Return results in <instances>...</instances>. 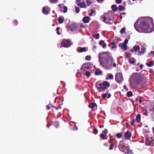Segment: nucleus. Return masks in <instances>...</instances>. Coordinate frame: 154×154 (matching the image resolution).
<instances>
[{
	"label": "nucleus",
	"mask_w": 154,
	"mask_h": 154,
	"mask_svg": "<svg viewBox=\"0 0 154 154\" xmlns=\"http://www.w3.org/2000/svg\"><path fill=\"white\" fill-rule=\"evenodd\" d=\"M80 26L82 28H85V26L82 24H81L80 25Z\"/></svg>",
	"instance_id": "nucleus-56"
},
{
	"label": "nucleus",
	"mask_w": 154,
	"mask_h": 154,
	"mask_svg": "<svg viewBox=\"0 0 154 154\" xmlns=\"http://www.w3.org/2000/svg\"><path fill=\"white\" fill-rule=\"evenodd\" d=\"M140 68L141 69H142L143 68V65L142 64H141L140 65Z\"/></svg>",
	"instance_id": "nucleus-60"
},
{
	"label": "nucleus",
	"mask_w": 154,
	"mask_h": 154,
	"mask_svg": "<svg viewBox=\"0 0 154 154\" xmlns=\"http://www.w3.org/2000/svg\"><path fill=\"white\" fill-rule=\"evenodd\" d=\"M119 10L120 11H122L123 10H124L125 9V7L122 6V5H120L119 6Z\"/></svg>",
	"instance_id": "nucleus-33"
},
{
	"label": "nucleus",
	"mask_w": 154,
	"mask_h": 154,
	"mask_svg": "<svg viewBox=\"0 0 154 154\" xmlns=\"http://www.w3.org/2000/svg\"><path fill=\"white\" fill-rule=\"evenodd\" d=\"M130 51L131 52H134V48L133 49H132L130 50Z\"/></svg>",
	"instance_id": "nucleus-59"
},
{
	"label": "nucleus",
	"mask_w": 154,
	"mask_h": 154,
	"mask_svg": "<svg viewBox=\"0 0 154 154\" xmlns=\"http://www.w3.org/2000/svg\"><path fill=\"white\" fill-rule=\"evenodd\" d=\"M108 94V96L107 97V98H109L111 97V94Z\"/></svg>",
	"instance_id": "nucleus-54"
},
{
	"label": "nucleus",
	"mask_w": 154,
	"mask_h": 154,
	"mask_svg": "<svg viewBox=\"0 0 154 154\" xmlns=\"http://www.w3.org/2000/svg\"><path fill=\"white\" fill-rule=\"evenodd\" d=\"M147 66L149 67H151L153 66L154 65L153 62L152 61H150L149 62V63H147L146 64Z\"/></svg>",
	"instance_id": "nucleus-26"
},
{
	"label": "nucleus",
	"mask_w": 154,
	"mask_h": 154,
	"mask_svg": "<svg viewBox=\"0 0 154 154\" xmlns=\"http://www.w3.org/2000/svg\"><path fill=\"white\" fill-rule=\"evenodd\" d=\"M114 147V144L113 143H112L110 146L109 149L110 150H112L113 149Z\"/></svg>",
	"instance_id": "nucleus-40"
},
{
	"label": "nucleus",
	"mask_w": 154,
	"mask_h": 154,
	"mask_svg": "<svg viewBox=\"0 0 154 154\" xmlns=\"http://www.w3.org/2000/svg\"><path fill=\"white\" fill-rule=\"evenodd\" d=\"M104 127V125H100V126H99V127H100V128H103Z\"/></svg>",
	"instance_id": "nucleus-57"
},
{
	"label": "nucleus",
	"mask_w": 154,
	"mask_h": 154,
	"mask_svg": "<svg viewBox=\"0 0 154 154\" xmlns=\"http://www.w3.org/2000/svg\"><path fill=\"white\" fill-rule=\"evenodd\" d=\"M51 125H49V124H48L46 126L47 128H50V126H51Z\"/></svg>",
	"instance_id": "nucleus-58"
},
{
	"label": "nucleus",
	"mask_w": 154,
	"mask_h": 154,
	"mask_svg": "<svg viewBox=\"0 0 154 154\" xmlns=\"http://www.w3.org/2000/svg\"><path fill=\"white\" fill-rule=\"evenodd\" d=\"M131 135L132 134L131 132L129 131H127L125 134V140L130 139Z\"/></svg>",
	"instance_id": "nucleus-9"
},
{
	"label": "nucleus",
	"mask_w": 154,
	"mask_h": 154,
	"mask_svg": "<svg viewBox=\"0 0 154 154\" xmlns=\"http://www.w3.org/2000/svg\"><path fill=\"white\" fill-rule=\"evenodd\" d=\"M115 80L117 82L121 83L123 80L122 74L120 72L117 73L116 75Z\"/></svg>",
	"instance_id": "nucleus-6"
},
{
	"label": "nucleus",
	"mask_w": 154,
	"mask_h": 154,
	"mask_svg": "<svg viewBox=\"0 0 154 154\" xmlns=\"http://www.w3.org/2000/svg\"><path fill=\"white\" fill-rule=\"evenodd\" d=\"M59 23L61 24L63 23L64 21V19L63 17H60L58 19Z\"/></svg>",
	"instance_id": "nucleus-17"
},
{
	"label": "nucleus",
	"mask_w": 154,
	"mask_h": 154,
	"mask_svg": "<svg viewBox=\"0 0 154 154\" xmlns=\"http://www.w3.org/2000/svg\"><path fill=\"white\" fill-rule=\"evenodd\" d=\"M111 44H112V45H113L111 47V48L114 49V48H117V46L116 45V43L115 42H111Z\"/></svg>",
	"instance_id": "nucleus-30"
},
{
	"label": "nucleus",
	"mask_w": 154,
	"mask_h": 154,
	"mask_svg": "<svg viewBox=\"0 0 154 154\" xmlns=\"http://www.w3.org/2000/svg\"><path fill=\"white\" fill-rule=\"evenodd\" d=\"M108 94V93H106V94H103L102 95V97L103 98H105L106 96H107V95Z\"/></svg>",
	"instance_id": "nucleus-46"
},
{
	"label": "nucleus",
	"mask_w": 154,
	"mask_h": 154,
	"mask_svg": "<svg viewBox=\"0 0 154 154\" xmlns=\"http://www.w3.org/2000/svg\"><path fill=\"white\" fill-rule=\"evenodd\" d=\"M60 29V28L59 27H57L56 28L57 33L58 35H60L61 34L60 33L59 31Z\"/></svg>",
	"instance_id": "nucleus-39"
},
{
	"label": "nucleus",
	"mask_w": 154,
	"mask_h": 154,
	"mask_svg": "<svg viewBox=\"0 0 154 154\" xmlns=\"http://www.w3.org/2000/svg\"><path fill=\"white\" fill-rule=\"evenodd\" d=\"M85 75L86 76L89 77L90 75V72L89 71H87L85 72Z\"/></svg>",
	"instance_id": "nucleus-43"
},
{
	"label": "nucleus",
	"mask_w": 154,
	"mask_h": 154,
	"mask_svg": "<svg viewBox=\"0 0 154 154\" xmlns=\"http://www.w3.org/2000/svg\"><path fill=\"white\" fill-rule=\"evenodd\" d=\"M108 77H106V79L107 80H108L109 79H113V75L112 74H110V75H108Z\"/></svg>",
	"instance_id": "nucleus-27"
},
{
	"label": "nucleus",
	"mask_w": 154,
	"mask_h": 154,
	"mask_svg": "<svg viewBox=\"0 0 154 154\" xmlns=\"http://www.w3.org/2000/svg\"><path fill=\"white\" fill-rule=\"evenodd\" d=\"M100 138L102 140H105L107 139V137H106V135H104L102 133L100 135Z\"/></svg>",
	"instance_id": "nucleus-23"
},
{
	"label": "nucleus",
	"mask_w": 154,
	"mask_h": 154,
	"mask_svg": "<svg viewBox=\"0 0 154 154\" xmlns=\"http://www.w3.org/2000/svg\"><path fill=\"white\" fill-rule=\"evenodd\" d=\"M63 8L64 9V10L63 11V13H66L67 11V8L66 6H64Z\"/></svg>",
	"instance_id": "nucleus-38"
},
{
	"label": "nucleus",
	"mask_w": 154,
	"mask_h": 154,
	"mask_svg": "<svg viewBox=\"0 0 154 154\" xmlns=\"http://www.w3.org/2000/svg\"><path fill=\"white\" fill-rule=\"evenodd\" d=\"M86 2L88 6H89L91 5V4L92 3V2H91L90 1L88 0H86Z\"/></svg>",
	"instance_id": "nucleus-42"
},
{
	"label": "nucleus",
	"mask_w": 154,
	"mask_h": 154,
	"mask_svg": "<svg viewBox=\"0 0 154 154\" xmlns=\"http://www.w3.org/2000/svg\"><path fill=\"white\" fill-rule=\"evenodd\" d=\"M99 44L100 45L102 46L103 48H104L106 46V44L104 42L103 40L99 42Z\"/></svg>",
	"instance_id": "nucleus-14"
},
{
	"label": "nucleus",
	"mask_w": 154,
	"mask_h": 154,
	"mask_svg": "<svg viewBox=\"0 0 154 154\" xmlns=\"http://www.w3.org/2000/svg\"><path fill=\"white\" fill-rule=\"evenodd\" d=\"M95 74L96 75H101L102 74V71L100 70L97 69L95 72Z\"/></svg>",
	"instance_id": "nucleus-22"
},
{
	"label": "nucleus",
	"mask_w": 154,
	"mask_h": 154,
	"mask_svg": "<svg viewBox=\"0 0 154 154\" xmlns=\"http://www.w3.org/2000/svg\"><path fill=\"white\" fill-rule=\"evenodd\" d=\"M126 13L125 12H122V13H121L120 14V15H124L125 14H126Z\"/></svg>",
	"instance_id": "nucleus-61"
},
{
	"label": "nucleus",
	"mask_w": 154,
	"mask_h": 154,
	"mask_svg": "<svg viewBox=\"0 0 154 154\" xmlns=\"http://www.w3.org/2000/svg\"><path fill=\"white\" fill-rule=\"evenodd\" d=\"M119 46L124 51H125L128 49L127 46L123 43H119Z\"/></svg>",
	"instance_id": "nucleus-10"
},
{
	"label": "nucleus",
	"mask_w": 154,
	"mask_h": 154,
	"mask_svg": "<svg viewBox=\"0 0 154 154\" xmlns=\"http://www.w3.org/2000/svg\"><path fill=\"white\" fill-rule=\"evenodd\" d=\"M98 131L97 128H95L93 129V133L94 134H96L98 133Z\"/></svg>",
	"instance_id": "nucleus-34"
},
{
	"label": "nucleus",
	"mask_w": 154,
	"mask_h": 154,
	"mask_svg": "<svg viewBox=\"0 0 154 154\" xmlns=\"http://www.w3.org/2000/svg\"><path fill=\"white\" fill-rule=\"evenodd\" d=\"M123 140H121L119 142V149L120 150L123 152H125V150L126 149L125 143H123Z\"/></svg>",
	"instance_id": "nucleus-7"
},
{
	"label": "nucleus",
	"mask_w": 154,
	"mask_h": 154,
	"mask_svg": "<svg viewBox=\"0 0 154 154\" xmlns=\"http://www.w3.org/2000/svg\"><path fill=\"white\" fill-rule=\"evenodd\" d=\"M139 100V99L138 97L137 98L135 99V101L136 102H137Z\"/></svg>",
	"instance_id": "nucleus-64"
},
{
	"label": "nucleus",
	"mask_w": 154,
	"mask_h": 154,
	"mask_svg": "<svg viewBox=\"0 0 154 154\" xmlns=\"http://www.w3.org/2000/svg\"><path fill=\"white\" fill-rule=\"evenodd\" d=\"M128 39H125L123 44L126 45V44L128 43Z\"/></svg>",
	"instance_id": "nucleus-49"
},
{
	"label": "nucleus",
	"mask_w": 154,
	"mask_h": 154,
	"mask_svg": "<svg viewBox=\"0 0 154 154\" xmlns=\"http://www.w3.org/2000/svg\"><path fill=\"white\" fill-rule=\"evenodd\" d=\"M99 59L101 65L107 69H111L113 66L116 67V64L114 63L111 53L109 51L104 52L99 54Z\"/></svg>",
	"instance_id": "nucleus-1"
},
{
	"label": "nucleus",
	"mask_w": 154,
	"mask_h": 154,
	"mask_svg": "<svg viewBox=\"0 0 154 154\" xmlns=\"http://www.w3.org/2000/svg\"><path fill=\"white\" fill-rule=\"evenodd\" d=\"M71 44V42L68 39H63L61 45L62 46L68 48L70 46Z\"/></svg>",
	"instance_id": "nucleus-5"
},
{
	"label": "nucleus",
	"mask_w": 154,
	"mask_h": 154,
	"mask_svg": "<svg viewBox=\"0 0 154 154\" xmlns=\"http://www.w3.org/2000/svg\"><path fill=\"white\" fill-rule=\"evenodd\" d=\"M77 51L79 53H82L83 52H85L87 50L85 47H79L77 49Z\"/></svg>",
	"instance_id": "nucleus-12"
},
{
	"label": "nucleus",
	"mask_w": 154,
	"mask_h": 154,
	"mask_svg": "<svg viewBox=\"0 0 154 154\" xmlns=\"http://www.w3.org/2000/svg\"><path fill=\"white\" fill-rule=\"evenodd\" d=\"M97 105L94 102L91 103L88 105V107L91 108L93 109Z\"/></svg>",
	"instance_id": "nucleus-15"
},
{
	"label": "nucleus",
	"mask_w": 154,
	"mask_h": 154,
	"mask_svg": "<svg viewBox=\"0 0 154 154\" xmlns=\"http://www.w3.org/2000/svg\"><path fill=\"white\" fill-rule=\"evenodd\" d=\"M123 88L126 91H128V89L127 88V86L125 85H124Z\"/></svg>",
	"instance_id": "nucleus-51"
},
{
	"label": "nucleus",
	"mask_w": 154,
	"mask_h": 154,
	"mask_svg": "<svg viewBox=\"0 0 154 154\" xmlns=\"http://www.w3.org/2000/svg\"><path fill=\"white\" fill-rule=\"evenodd\" d=\"M127 95L128 97H132L133 95L132 92L131 91H129L127 92Z\"/></svg>",
	"instance_id": "nucleus-28"
},
{
	"label": "nucleus",
	"mask_w": 154,
	"mask_h": 154,
	"mask_svg": "<svg viewBox=\"0 0 154 154\" xmlns=\"http://www.w3.org/2000/svg\"><path fill=\"white\" fill-rule=\"evenodd\" d=\"M141 115L140 114H138L136 117V121L137 123H139L140 121Z\"/></svg>",
	"instance_id": "nucleus-16"
},
{
	"label": "nucleus",
	"mask_w": 154,
	"mask_h": 154,
	"mask_svg": "<svg viewBox=\"0 0 154 154\" xmlns=\"http://www.w3.org/2000/svg\"><path fill=\"white\" fill-rule=\"evenodd\" d=\"M130 86L132 88L133 87L132 83L131 82H130Z\"/></svg>",
	"instance_id": "nucleus-55"
},
{
	"label": "nucleus",
	"mask_w": 154,
	"mask_h": 154,
	"mask_svg": "<svg viewBox=\"0 0 154 154\" xmlns=\"http://www.w3.org/2000/svg\"><path fill=\"white\" fill-rule=\"evenodd\" d=\"M42 12L44 14H48V11L47 10L46 8L45 7H43L42 9Z\"/></svg>",
	"instance_id": "nucleus-24"
},
{
	"label": "nucleus",
	"mask_w": 154,
	"mask_h": 154,
	"mask_svg": "<svg viewBox=\"0 0 154 154\" xmlns=\"http://www.w3.org/2000/svg\"><path fill=\"white\" fill-rule=\"evenodd\" d=\"M46 107L47 108V109L48 110L50 109H51L50 107L49 106V105H47L46 106Z\"/></svg>",
	"instance_id": "nucleus-52"
},
{
	"label": "nucleus",
	"mask_w": 154,
	"mask_h": 154,
	"mask_svg": "<svg viewBox=\"0 0 154 154\" xmlns=\"http://www.w3.org/2000/svg\"><path fill=\"white\" fill-rule=\"evenodd\" d=\"M146 145L149 146L150 145V142L148 140H146Z\"/></svg>",
	"instance_id": "nucleus-44"
},
{
	"label": "nucleus",
	"mask_w": 154,
	"mask_h": 154,
	"mask_svg": "<svg viewBox=\"0 0 154 154\" xmlns=\"http://www.w3.org/2000/svg\"><path fill=\"white\" fill-rule=\"evenodd\" d=\"M139 18L137 20L136 22L134 24V26L136 29L137 31L139 32V30H138V27H137L139 21Z\"/></svg>",
	"instance_id": "nucleus-18"
},
{
	"label": "nucleus",
	"mask_w": 154,
	"mask_h": 154,
	"mask_svg": "<svg viewBox=\"0 0 154 154\" xmlns=\"http://www.w3.org/2000/svg\"><path fill=\"white\" fill-rule=\"evenodd\" d=\"M93 37L95 38L96 39H98L100 37V34L98 33L96 34H93Z\"/></svg>",
	"instance_id": "nucleus-29"
},
{
	"label": "nucleus",
	"mask_w": 154,
	"mask_h": 154,
	"mask_svg": "<svg viewBox=\"0 0 154 154\" xmlns=\"http://www.w3.org/2000/svg\"><path fill=\"white\" fill-rule=\"evenodd\" d=\"M135 122V119H132V122H131V124L132 125L134 126H135V125L134 124Z\"/></svg>",
	"instance_id": "nucleus-45"
},
{
	"label": "nucleus",
	"mask_w": 154,
	"mask_h": 154,
	"mask_svg": "<svg viewBox=\"0 0 154 154\" xmlns=\"http://www.w3.org/2000/svg\"><path fill=\"white\" fill-rule=\"evenodd\" d=\"M55 108L57 110H58L59 109H61V106L60 105H59L57 107H55Z\"/></svg>",
	"instance_id": "nucleus-50"
},
{
	"label": "nucleus",
	"mask_w": 154,
	"mask_h": 154,
	"mask_svg": "<svg viewBox=\"0 0 154 154\" xmlns=\"http://www.w3.org/2000/svg\"><path fill=\"white\" fill-rule=\"evenodd\" d=\"M75 12H76V13H79L80 11V9L79 8V7H77L76 6H75Z\"/></svg>",
	"instance_id": "nucleus-37"
},
{
	"label": "nucleus",
	"mask_w": 154,
	"mask_h": 154,
	"mask_svg": "<svg viewBox=\"0 0 154 154\" xmlns=\"http://www.w3.org/2000/svg\"><path fill=\"white\" fill-rule=\"evenodd\" d=\"M108 15L109 14H104L103 15V17H101V19L103 22L107 23L109 24L110 23L108 20L110 21L112 20V19L110 17H109L108 18L107 17H108Z\"/></svg>",
	"instance_id": "nucleus-8"
},
{
	"label": "nucleus",
	"mask_w": 154,
	"mask_h": 154,
	"mask_svg": "<svg viewBox=\"0 0 154 154\" xmlns=\"http://www.w3.org/2000/svg\"><path fill=\"white\" fill-rule=\"evenodd\" d=\"M116 2L117 4H120L122 2V0H116Z\"/></svg>",
	"instance_id": "nucleus-47"
},
{
	"label": "nucleus",
	"mask_w": 154,
	"mask_h": 154,
	"mask_svg": "<svg viewBox=\"0 0 154 154\" xmlns=\"http://www.w3.org/2000/svg\"><path fill=\"white\" fill-rule=\"evenodd\" d=\"M116 137L118 138H120L123 136V134L122 133H119L116 134Z\"/></svg>",
	"instance_id": "nucleus-25"
},
{
	"label": "nucleus",
	"mask_w": 154,
	"mask_h": 154,
	"mask_svg": "<svg viewBox=\"0 0 154 154\" xmlns=\"http://www.w3.org/2000/svg\"><path fill=\"white\" fill-rule=\"evenodd\" d=\"M150 20L151 22L153 24V21L152 19L150 18Z\"/></svg>",
	"instance_id": "nucleus-63"
},
{
	"label": "nucleus",
	"mask_w": 154,
	"mask_h": 154,
	"mask_svg": "<svg viewBox=\"0 0 154 154\" xmlns=\"http://www.w3.org/2000/svg\"><path fill=\"white\" fill-rule=\"evenodd\" d=\"M75 3L81 8H86V5L85 0H76Z\"/></svg>",
	"instance_id": "nucleus-4"
},
{
	"label": "nucleus",
	"mask_w": 154,
	"mask_h": 154,
	"mask_svg": "<svg viewBox=\"0 0 154 154\" xmlns=\"http://www.w3.org/2000/svg\"><path fill=\"white\" fill-rule=\"evenodd\" d=\"M89 66H85L84 65H83L82 66V67L81 69V70L83 69V70H85V69H89Z\"/></svg>",
	"instance_id": "nucleus-31"
},
{
	"label": "nucleus",
	"mask_w": 154,
	"mask_h": 154,
	"mask_svg": "<svg viewBox=\"0 0 154 154\" xmlns=\"http://www.w3.org/2000/svg\"><path fill=\"white\" fill-rule=\"evenodd\" d=\"M132 59H133V60H132L131 58H130L129 59V60H128L129 63H130L132 64L135 63L136 62L134 58H132Z\"/></svg>",
	"instance_id": "nucleus-20"
},
{
	"label": "nucleus",
	"mask_w": 154,
	"mask_h": 154,
	"mask_svg": "<svg viewBox=\"0 0 154 154\" xmlns=\"http://www.w3.org/2000/svg\"><path fill=\"white\" fill-rule=\"evenodd\" d=\"M126 126L128 127V126H129V124L128 123V122H127L126 123Z\"/></svg>",
	"instance_id": "nucleus-62"
},
{
	"label": "nucleus",
	"mask_w": 154,
	"mask_h": 154,
	"mask_svg": "<svg viewBox=\"0 0 154 154\" xmlns=\"http://www.w3.org/2000/svg\"><path fill=\"white\" fill-rule=\"evenodd\" d=\"M108 131L107 129H104V130L102 131V132L104 133L105 134H106L108 132Z\"/></svg>",
	"instance_id": "nucleus-48"
},
{
	"label": "nucleus",
	"mask_w": 154,
	"mask_h": 154,
	"mask_svg": "<svg viewBox=\"0 0 154 154\" xmlns=\"http://www.w3.org/2000/svg\"><path fill=\"white\" fill-rule=\"evenodd\" d=\"M58 0H49L50 2L52 3H55L57 2Z\"/></svg>",
	"instance_id": "nucleus-41"
},
{
	"label": "nucleus",
	"mask_w": 154,
	"mask_h": 154,
	"mask_svg": "<svg viewBox=\"0 0 154 154\" xmlns=\"http://www.w3.org/2000/svg\"><path fill=\"white\" fill-rule=\"evenodd\" d=\"M91 20L90 18L88 16L84 17L83 19V21L85 23H88Z\"/></svg>",
	"instance_id": "nucleus-11"
},
{
	"label": "nucleus",
	"mask_w": 154,
	"mask_h": 154,
	"mask_svg": "<svg viewBox=\"0 0 154 154\" xmlns=\"http://www.w3.org/2000/svg\"><path fill=\"white\" fill-rule=\"evenodd\" d=\"M146 48H142L140 51H139L138 52V54L139 55H141L144 53L146 51Z\"/></svg>",
	"instance_id": "nucleus-13"
},
{
	"label": "nucleus",
	"mask_w": 154,
	"mask_h": 154,
	"mask_svg": "<svg viewBox=\"0 0 154 154\" xmlns=\"http://www.w3.org/2000/svg\"><path fill=\"white\" fill-rule=\"evenodd\" d=\"M134 49V51L135 52L137 51L138 50H139L140 49V47L139 45H135L133 47Z\"/></svg>",
	"instance_id": "nucleus-19"
},
{
	"label": "nucleus",
	"mask_w": 154,
	"mask_h": 154,
	"mask_svg": "<svg viewBox=\"0 0 154 154\" xmlns=\"http://www.w3.org/2000/svg\"><path fill=\"white\" fill-rule=\"evenodd\" d=\"M91 59V57L90 56H87L85 57V59L88 61H90Z\"/></svg>",
	"instance_id": "nucleus-36"
},
{
	"label": "nucleus",
	"mask_w": 154,
	"mask_h": 154,
	"mask_svg": "<svg viewBox=\"0 0 154 154\" xmlns=\"http://www.w3.org/2000/svg\"><path fill=\"white\" fill-rule=\"evenodd\" d=\"M125 31H126V29H125V28L124 27L123 28L120 30V32L121 33V34H122L124 33L125 32Z\"/></svg>",
	"instance_id": "nucleus-32"
},
{
	"label": "nucleus",
	"mask_w": 154,
	"mask_h": 154,
	"mask_svg": "<svg viewBox=\"0 0 154 154\" xmlns=\"http://www.w3.org/2000/svg\"><path fill=\"white\" fill-rule=\"evenodd\" d=\"M139 101L140 103L142 102V100L141 97H140V99L139 100Z\"/></svg>",
	"instance_id": "nucleus-53"
},
{
	"label": "nucleus",
	"mask_w": 154,
	"mask_h": 154,
	"mask_svg": "<svg viewBox=\"0 0 154 154\" xmlns=\"http://www.w3.org/2000/svg\"><path fill=\"white\" fill-rule=\"evenodd\" d=\"M96 86L99 92H104L107 88L110 86V84L106 81H104L102 83L97 82L96 84Z\"/></svg>",
	"instance_id": "nucleus-2"
},
{
	"label": "nucleus",
	"mask_w": 154,
	"mask_h": 154,
	"mask_svg": "<svg viewBox=\"0 0 154 154\" xmlns=\"http://www.w3.org/2000/svg\"><path fill=\"white\" fill-rule=\"evenodd\" d=\"M17 24L18 21L17 20H14L13 21V24L14 26H16Z\"/></svg>",
	"instance_id": "nucleus-35"
},
{
	"label": "nucleus",
	"mask_w": 154,
	"mask_h": 154,
	"mask_svg": "<svg viewBox=\"0 0 154 154\" xmlns=\"http://www.w3.org/2000/svg\"><path fill=\"white\" fill-rule=\"evenodd\" d=\"M111 8L112 9V10L114 11H116L118 9V8L116 5H113L112 6Z\"/></svg>",
	"instance_id": "nucleus-21"
},
{
	"label": "nucleus",
	"mask_w": 154,
	"mask_h": 154,
	"mask_svg": "<svg viewBox=\"0 0 154 154\" xmlns=\"http://www.w3.org/2000/svg\"><path fill=\"white\" fill-rule=\"evenodd\" d=\"M140 28L143 30H146L149 27V25L148 22L146 20H143L141 21L139 25Z\"/></svg>",
	"instance_id": "nucleus-3"
}]
</instances>
